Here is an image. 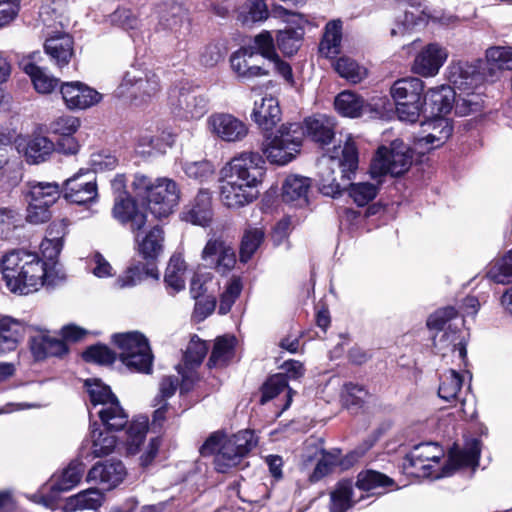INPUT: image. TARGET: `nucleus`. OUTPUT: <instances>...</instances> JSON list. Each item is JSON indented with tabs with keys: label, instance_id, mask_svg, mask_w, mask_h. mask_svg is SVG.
Segmentation results:
<instances>
[{
	"label": "nucleus",
	"instance_id": "f257e3e1",
	"mask_svg": "<svg viewBox=\"0 0 512 512\" xmlns=\"http://www.w3.org/2000/svg\"><path fill=\"white\" fill-rule=\"evenodd\" d=\"M1 272L12 293L27 295L41 286H54L56 282L46 270V263L35 253L12 250L1 260Z\"/></svg>",
	"mask_w": 512,
	"mask_h": 512
},
{
	"label": "nucleus",
	"instance_id": "f03ea898",
	"mask_svg": "<svg viewBox=\"0 0 512 512\" xmlns=\"http://www.w3.org/2000/svg\"><path fill=\"white\" fill-rule=\"evenodd\" d=\"M358 150L354 141L349 138L343 148L341 155H322L317 160V182L320 192L332 198L340 196L345 189L337 182L335 170H341L342 181L351 180L358 168Z\"/></svg>",
	"mask_w": 512,
	"mask_h": 512
},
{
	"label": "nucleus",
	"instance_id": "7ed1b4c3",
	"mask_svg": "<svg viewBox=\"0 0 512 512\" xmlns=\"http://www.w3.org/2000/svg\"><path fill=\"white\" fill-rule=\"evenodd\" d=\"M132 188L135 195L147 203L155 218L168 217L178 205L180 190L177 183L166 177L152 179L144 174H135Z\"/></svg>",
	"mask_w": 512,
	"mask_h": 512
},
{
	"label": "nucleus",
	"instance_id": "20e7f679",
	"mask_svg": "<svg viewBox=\"0 0 512 512\" xmlns=\"http://www.w3.org/2000/svg\"><path fill=\"white\" fill-rule=\"evenodd\" d=\"M303 138L300 123H284L275 132L265 133L261 151L271 164L283 166L299 154Z\"/></svg>",
	"mask_w": 512,
	"mask_h": 512
},
{
	"label": "nucleus",
	"instance_id": "39448f33",
	"mask_svg": "<svg viewBox=\"0 0 512 512\" xmlns=\"http://www.w3.org/2000/svg\"><path fill=\"white\" fill-rule=\"evenodd\" d=\"M424 82L417 77L396 80L390 94L396 105V113L401 121L415 123L424 108Z\"/></svg>",
	"mask_w": 512,
	"mask_h": 512
},
{
	"label": "nucleus",
	"instance_id": "423d86ee",
	"mask_svg": "<svg viewBox=\"0 0 512 512\" xmlns=\"http://www.w3.org/2000/svg\"><path fill=\"white\" fill-rule=\"evenodd\" d=\"M112 341L120 350L122 363L132 372L149 374L153 355L147 338L139 332L114 334Z\"/></svg>",
	"mask_w": 512,
	"mask_h": 512
},
{
	"label": "nucleus",
	"instance_id": "0eeeda50",
	"mask_svg": "<svg viewBox=\"0 0 512 512\" xmlns=\"http://www.w3.org/2000/svg\"><path fill=\"white\" fill-rule=\"evenodd\" d=\"M413 153L403 141L396 139L390 148H378L370 164V175L373 179L386 174L397 177L407 172L412 164Z\"/></svg>",
	"mask_w": 512,
	"mask_h": 512
},
{
	"label": "nucleus",
	"instance_id": "6e6552de",
	"mask_svg": "<svg viewBox=\"0 0 512 512\" xmlns=\"http://www.w3.org/2000/svg\"><path fill=\"white\" fill-rule=\"evenodd\" d=\"M256 444L257 440L251 430H241L225 438L214 457L216 471L227 473L239 465Z\"/></svg>",
	"mask_w": 512,
	"mask_h": 512
},
{
	"label": "nucleus",
	"instance_id": "1a4fd4ad",
	"mask_svg": "<svg viewBox=\"0 0 512 512\" xmlns=\"http://www.w3.org/2000/svg\"><path fill=\"white\" fill-rule=\"evenodd\" d=\"M265 173V161L257 152H242L233 157L221 169L220 175H229L240 181H244L245 185L251 184L257 186Z\"/></svg>",
	"mask_w": 512,
	"mask_h": 512
},
{
	"label": "nucleus",
	"instance_id": "9d476101",
	"mask_svg": "<svg viewBox=\"0 0 512 512\" xmlns=\"http://www.w3.org/2000/svg\"><path fill=\"white\" fill-rule=\"evenodd\" d=\"M160 87V79L155 72L133 68L125 73L119 89L135 101H146L154 97Z\"/></svg>",
	"mask_w": 512,
	"mask_h": 512
},
{
	"label": "nucleus",
	"instance_id": "9b49d317",
	"mask_svg": "<svg viewBox=\"0 0 512 512\" xmlns=\"http://www.w3.org/2000/svg\"><path fill=\"white\" fill-rule=\"evenodd\" d=\"M61 192L70 203L78 205L95 203L98 198V188L94 172L80 169L65 180Z\"/></svg>",
	"mask_w": 512,
	"mask_h": 512
},
{
	"label": "nucleus",
	"instance_id": "f8f14e48",
	"mask_svg": "<svg viewBox=\"0 0 512 512\" xmlns=\"http://www.w3.org/2000/svg\"><path fill=\"white\" fill-rule=\"evenodd\" d=\"M443 457V450L437 443L425 442L413 447L407 454L403 467L408 473L418 477L431 476L433 464H438Z\"/></svg>",
	"mask_w": 512,
	"mask_h": 512
},
{
	"label": "nucleus",
	"instance_id": "ddd939ff",
	"mask_svg": "<svg viewBox=\"0 0 512 512\" xmlns=\"http://www.w3.org/2000/svg\"><path fill=\"white\" fill-rule=\"evenodd\" d=\"M201 259L205 267L214 269L221 275L230 272L236 263L234 249L219 238H211L207 241L202 250Z\"/></svg>",
	"mask_w": 512,
	"mask_h": 512
},
{
	"label": "nucleus",
	"instance_id": "4468645a",
	"mask_svg": "<svg viewBox=\"0 0 512 512\" xmlns=\"http://www.w3.org/2000/svg\"><path fill=\"white\" fill-rule=\"evenodd\" d=\"M231 68L243 81L269 75V68L253 48L241 47L230 57Z\"/></svg>",
	"mask_w": 512,
	"mask_h": 512
},
{
	"label": "nucleus",
	"instance_id": "2eb2a0df",
	"mask_svg": "<svg viewBox=\"0 0 512 512\" xmlns=\"http://www.w3.org/2000/svg\"><path fill=\"white\" fill-rule=\"evenodd\" d=\"M170 96L173 113L185 119H200L209 110V99L196 91H174Z\"/></svg>",
	"mask_w": 512,
	"mask_h": 512
},
{
	"label": "nucleus",
	"instance_id": "dca6fc26",
	"mask_svg": "<svg viewBox=\"0 0 512 512\" xmlns=\"http://www.w3.org/2000/svg\"><path fill=\"white\" fill-rule=\"evenodd\" d=\"M207 125L213 135L226 142L241 141L248 134L247 125L227 113L212 114L207 120Z\"/></svg>",
	"mask_w": 512,
	"mask_h": 512
},
{
	"label": "nucleus",
	"instance_id": "f3484780",
	"mask_svg": "<svg viewBox=\"0 0 512 512\" xmlns=\"http://www.w3.org/2000/svg\"><path fill=\"white\" fill-rule=\"evenodd\" d=\"M255 186L245 185L244 181L229 175H221L220 198L222 203L229 208H240L253 202L256 198Z\"/></svg>",
	"mask_w": 512,
	"mask_h": 512
},
{
	"label": "nucleus",
	"instance_id": "a211bd4d",
	"mask_svg": "<svg viewBox=\"0 0 512 512\" xmlns=\"http://www.w3.org/2000/svg\"><path fill=\"white\" fill-rule=\"evenodd\" d=\"M84 471L85 465L81 460H72L61 476L50 483V492L42 495L40 502L47 507L52 506L60 492L68 491L80 482Z\"/></svg>",
	"mask_w": 512,
	"mask_h": 512
},
{
	"label": "nucleus",
	"instance_id": "6ab92c4d",
	"mask_svg": "<svg viewBox=\"0 0 512 512\" xmlns=\"http://www.w3.org/2000/svg\"><path fill=\"white\" fill-rule=\"evenodd\" d=\"M60 92L69 109H86L100 102L102 98L99 92L80 81L63 83Z\"/></svg>",
	"mask_w": 512,
	"mask_h": 512
},
{
	"label": "nucleus",
	"instance_id": "aec40b11",
	"mask_svg": "<svg viewBox=\"0 0 512 512\" xmlns=\"http://www.w3.org/2000/svg\"><path fill=\"white\" fill-rule=\"evenodd\" d=\"M448 79L457 92L480 90L484 77L476 65L459 61L449 66Z\"/></svg>",
	"mask_w": 512,
	"mask_h": 512
},
{
	"label": "nucleus",
	"instance_id": "412c9836",
	"mask_svg": "<svg viewBox=\"0 0 512 512\" xmlns=\"http://www.w3.org/2000/svg\"><path fill=\"white\" fill-rule=\"evenodd\" d=\"M126 470L121 461L96 463L87 474V481L94 482L110 490L118 486L124 479Z\"/></svg>",
	"mask_w": 512,
	"mask_h": 512
},
{
	"label": "nucleus",
	"instance_id": "4be33fe9",
	"mask_svg": "<svg viewBox=\"0 0 512 512\" xmlns=\"http://www.w3.org/2000/svg\"><path fill=\"white\" fill-rule=\"evenodd\" d=\"M227 5H233L236 19L243 26H253L262 23L269 17L265 0H227Z\"/></svg>",
	"mask_w": 512,
	"mask_h": 512
},
{
	"label": "nucleus",
	"instance_id": "5701e85b",
	"mask_svg": "<svg viewBox=\"0 0 512 512\" xmlns=\"http://www.w3.org/2000/svg\"><path fill=\"white\" fill-rule=\"evenodd\" d=\"M448 57L445 48L437 43L428 44L415 58L413 71L424 77L438 73Z\"/></svg>",
	"mask_w": 512,
	"mask_h": 512
},
{
	"label": "nucleus",
	"instance_id": "b1692460",
	"mask_svg": "<svg viewBox=\"0 0 512 512\" xmlns=\"http://www.w3.org/2000/svg\"><path fill=\"white\" fill-rule=\"evenodd\" d=\"M311 179L301 175H289L282 184V201L296 208L309 204Z\"/></svg>",
	"mask_w": 512,
	"mask_h": 512
},
{
	"label": "nucleus",
	"instance_id": "393cba45",
	"mask_svg": "<svg viewBox=\"0 0 512 512\" xmlns=\"http://www.w3.org/2000/svg\"><path fill=\"white\" fill-rule=\"evenodd\" d=\"M112 214L121 224L129 225L134 233L140 231L147 221L146 214L138 209L135 200L130 196L115 197Z\"/></svg>",
	"mask_w": 512,
	"mask_h": 512
},
{
	"label": "nucleus",
	"instance_id": "a878e982",
	"mask_svg": "<svg viewBox=\"0 0 512 512\" xmlns=\"http://www.w3.org/2000/svg\"><path fill=\"white\" fill-rule=\"evenodd\" d=\"M281 115L282 112L277 98L265 96L254 102L251 119L261 130L268 132L280 122Z\"/></svg>",
	"mask_w": 512,
	"mask_h": 512
},
{
	"label": "nucleus",
	"instance_id": "bb28decb",
	"mask_svg": "<svg viewBox=\"0 0 512 512\" xmlns=\"http://www.w3.org/2000/svg\"><path fill=\"white\" fill-rule=\"evenodd\" d=\"M182 220L199 225L208 226L212 221V196L208 190H200L193 202L186 206L181 213Z\"/></svg>",
	"mask_w": 512,
	"mask_h": 512
},
{
	"label": "nucleus",
	"instance_id": "cd10ccee",
	"mask_svg": "<svg viewBox=\"0 0 512 512\" xmlns=\"http://www.w3.org/2000/svg\"><path fill=\"white\" fill-rule=\"evenodd\" d=\"M457 92L447 85L431 88L425 94L423 101L426 109L430 108V113L434 117H441L448 114L455 104Z\"/></svg>",
	"mask_w": 512,
	"mask_h": 512
},
{
	"label": "nucleus",
	"instance_id": "c85d7f7f",
	"mask_svg": "<svg viewBox=\"0 0 512 512\" xmlns=\"http://www.w3.org/2000/svg\"><path fill=\"white\" fill-rule=\"evenodd\" d=\"M44 49L61 69L69 63L73 55V39L69 34L57 33L46 39Z\"/></svg>",
	"mask_w": 512,
	"mask_h": 512
},
{
	"label": "nucleus",
	"instance_id": "c756f323",
	"mask_svg": "<svg viewBox=\"0 0 512 512\" xmlns=\"http://www.w3.org/2000/svg\"><path fill=\"white\" fill-rule=\"evenodd\" d=\"M31 352L37 360L47 357H61L68 352L64 340L50 336L48 333H40L30 340Z\"/></svg>",
	"mask_w": 512,
	"mask_h": 512
},
{
	"label": "nucleus",
	"instance_id": "7c9ffc66",
	"mask_svg": "<svg viewBox=\"0 0 512 512\" xmlns=\"http://www.w3.org/2000/svg\"><path fill=\"white\" fill-rule=\"evenodd\" d=\"M159 279V273L152 261H137L132 263L117 279L115 285L118 288H131L141 283L144 278Z\"/></svg>",
	"mask_w": 512,
	"mask_h": 512
},
{
	"label": "nucleus",
	"instance_id": "2f4dec72",
	"mask_svg": "<svg viewBox=\"0 0 512 512\" xmlns=\"http://www.w3.org/2000/svg\"><path fill=\"white\" fill-rule=\"evenodd\" d=\"M480 458V441L472 439L463 450L451 451L449 455V464L443 468V475H451L453 471L462 467L478 466Z\"/></svg>",
	"mask_w": 512,
	"mask_h": 512
},
{
	"label": "nucleus",
	"instance_id": "473e14b6",
	"mask_svg": "<svg viewBox=\"0 0 512 512\" xmlns=\"http://www.w3.org/2000/svg\"><path fill=\"white\" fill-rule=\"evenodd\" d=\"M95 414L99 417L105 430L109 432L121 431L129 422V416L119 400L103 403V407L97 409Z\"/></svg>",
	"mask_w": 512,
	"mask_h": 512
},
{
	"label": "nucleus",
	"instance_id": "72a5a7b5",
	"mask_svg": "<svg viewBox=\"0 0 512 512\" xmlns=\"http://www.w3.org/2000/svg\"><path fill=\"white\" fill-rule=\"evenodd\" d=\"M301 126L304 136L307 135L320 144H329L334 137V121L325 115L307 117Z\"/></svg>",
	"mask_w": 512,
	"mask_h": 512
},
{
	"label": "nucleus",
	"instance_id": "f704fd0d",
	"mask_svg": "<svg viewBox=\"0 0 512 512\" xmlns=\"http://www.w3.org/2000/svg\"><path fill=\"white\" fill-rule=\"evenodd\" d=\"M428 126L432 127V131L416 140V146L419 148L430 150L440 147L450 138L453 132L451 123L443 117H435L428 123Z\"/></svg>",
	"mask_w": 512,
	"mask_h": 512
},
{
	"label": "nucleus",
	"instance_id": "c9c22d12",
	"mask_svg": "<svg viewBox=\"0 0 512 512\" xmlns=\"http://www.w3.org/2000/svg\"><path fill=\"white\" fill-rule=\"evenodd\" d=\"M433 346L437 354L446 356L448 352L458 351L459 358L467 356L466 343L456 330L438 331L433 337Z\"/></svg>",
	"mask_w": 512,
	"mask_h": 512
},
{
	"label": "nucleus",
	"instance_id": "e433bc0d",
	"mask_svg": "<svg viewBox=\"0 0 512 512\" xmlns=\"http://www.w3.org/2000/svg\"><path fill=\"white\" fill-rule=\"evenodd\" d=\"M29 164H40L48 160L56 150L54 143L45 136L36 135L29 138L21 148Z\"/></svg>",
	"mask_w": 512,
	"mask_h": 512
},
{
	"label": "nucleus",
	"instance_id": "4c0bfd02",
	"mask_svg": "<svg viewBox=\"0 0 512 512\" xmlns=\"http://www.w3.org/2000/svg\"><path fill=\"white\" fill-rule=\"evenodd\" d=\"M23 71L30 77L35 90L41 94L51 93L59 83V79L50 75L48 71L30 60L20 63Z\"/></svg>",
	"mask_w": 512,
	"mask_h": 512
},
{
	"label": "nucleus",
	"instance_id": "58836bf2",
	"mask_svg": "<svg viewBox=\"0 0 512 512\" xmlns=\"http://www.w3.org/2000/svg\"><path fill=\"white\" fill-rule=\"evenodd\" d=\"M24 334V326L11 317L0 319V353L14 351Z\"/></svg>",
	"mask_w": 512,
	"mask_h": 512
},
{
	"label": "nucleus",
	"instance_id": "ea45409f",
	"mask_svg": "<svg viewBox=\"0 0 512 512\" xmlns=\"http://www.w3.org/2000/svg\"><path fill=\"white\" fill-rule=\"evenodd\" d=\"M26 193L28 203L52 206L60 196L61 189L56 182H29Z\"/></svg>",
	"mask_w": 512,
	"mask_h": 512
},
{
	"label": "nucleus",
	"instance_id": "a19ab883",
	"mask_svg": "<svg viewBox=\"0 0 512 512\" xmlns=\"http://www.w3.org/2000/svg\"><path fill=\"white\" fill-rule=\"evenodd\" d=\"M160 27L170 31L177 41L184 39L190 32V22L180 6H173L170 13L161 16Z\"/></svg>",
	"mask_w": 512,
	"mask_h": 512
},
{
	"label": "nucleus",
	"instance_id": "79ce46f5",
	"mask_svg": "<svg viewBox=\"0 0 512 512\" xmlns=\"http://www.w3.org/2000/svg\"><path fill=\"white\" fill-rule=\"evenodd\" d=\"M334 105L339 114L350 118L360 117L368 111V104L365 100L351 91L339 93L335 98Z\"/></svg>",
	"mask_w": 512,
	"mask_h": 512
},
{
	"label": "nucleus",
	"instance_id": "37998d69",
	"mask_svg": "<svg viewBox=\"0 0 512 512\" xmlns=\"http://www.w3.org/2000/svg\"><path fill=\"white\" fill-rule=\"evenodd\" d=\"M102 501L103 494L96 488H90L67 498L62 509L64 512L96 510L101 506Z\"/></svg>",
	"mask_w": 512,
	"mask_h": 512
},
{
	"label": "nucleus",
	"instance_id": "c03bdc74",
	"mask_svg": "<svg viewBox=\"0 0 512 512\" xmlns=\"http://www.w3.org/2000/svg\"><path fill=\"white\" fill-rule=\"evenodd\" d=\"M91 453L94 458H100L113 452L116 446V437L112 432L103 431L96 422L90 425Z\"/></svg>",
	"mask_w": 512,
	"mask_h": 512
},
{
	"label": "nucleus",
	"instance_id": "a18cd8bd",
	"mask_svg": "<svg viewBox=\"0 0 512 512\" xmlns=\"http://www.w3.org/2000/svg\"><path fill=\"white\" fill-rule=\"evenodd\" d=\"M84 385L87 388V393L92 406L89 410L90 417L93 415V410L96 412L97 409L103 407V403H110L114 400H118L110 387L104 384L100 379H87L85 380Z\"/></svg>",
	"mask_w": 512,
	"mask_h": 512
},
{
	"label": "nucleus",
	"instance_id": "49530a36",
	"mask_svg": "<svg viewBox=\"0 0 512 512\" xmlns=\"http://www.w3.org/2000/svg\"><path fill=\"white\" fill-rule=\"evenodd\" d=\"M342 23L340 20H333L326 24L323 38L319 45V51L325 57H333L340 52L342 39Z\"/></svg>",
	"mask_w": 512,
	"mask_h": 512
},
{
	"label": "nucleus",
	"instance_id": "de8ad7c7",
	"mask_svg": "<svg viewBox=\"0 0 512 512\" xmlns=\"http://www.w3.org/2000/svg\"><path fill=\"white\" fill-rule=\"evenodd\" d=\"M235 337L221 336L215 340L214 347L208 360V366L223 367L233 358Z\"/></svg>",
	"mask_w": 512,
	"mask_h": 512
},
{
	"label": "nucleus",
	"instance_id": "09e8293b",
	"mask_svg": "<svg viewBox=\"0 0 512 512\" xmlns=\"http://www.w3.org/2000/svg\"><path fill=\"white\" fill-rule=\"evenodd\" d=\"M148 429L149 423L146 416H139L131 421L126 432L127 437L125 441L128 454L134 455L139 452Z\"/></svg>",
	"mask_w": 512,
	"mask_h": 512
},
{
	"label": "nucleus",
	"instance_id": "8fccbe9b",
	"mask_svg": "<svg viewBox=\"0 0 512 512\" xmlns=\"http://www.w3.org/2000/svg\"><path fill=\"white\" fill-rule=\"evenodd\" d=\"M484 105V99L480 91H459L455 100V112L459 116H466L480 112Z\"/></svg>",
	"mask_w": 512,
	"mask_h": 512
},
{
	"label": "nucleus",
	"instance_id": "3c124183",
	"mask_svg": "<svg viewBox=\"0 0 512 512\" xmlns=\"http://www.w3.org/2000/svg\"><path fill=\"white\" fill-rule=\"evenodd\" d=\"M163 240L162 228L160 226H154L141 241L137 239L139 243V253L147 261L154 260L162 251Z\"/></svg>",
	"mask_w": 512,
	"mask_h": 512
},
{
	"label": "nucleus",
	"instance_id": "603ef678",
	"mask_svg": "<svg viewBox=\"0 0 512 512\" xmlns=\"http://www.w3.org/2000/svg\"><path fill=\"white\" fill-rule=\"evenodd\" d=\"M186 270L185 261L180 256H172L166 268L164 282L173 294L185 288L184 273Z\"/></svg>",
	"mask_w": 512,
	"mask_h": 512
},
{
	"label": "nucleus",
	"instance_id": "864d4df0",
	"mask_svg": "<svg viewBox=\"0 0 512 512\" xmlns=\"http://www.w3.org/2000/svg\"><path fill=\"white\" fill-rule=\"evenodd\" d=\"M265 233L261 228L249 227L242 236L239 258L243 263L248 262L264 241Z\"/></svg>",
	"mask_w": 512,
	"mask_h": 512
},
{
	"label": "nucleus",
	"instance_id": "5fc2aeb1",
	"mask_svg": "<svg viewBox=\"0 0 512 512\" xmlns=\"http://www.w3.org/2000/svg\"><path fill=\"white\" fill-rule=\"evenodd\" d=\"M335 71L347 81L357 84L361 82L367 75L365 67L360 66L355 60L342 56L334 63Z\"/></svg>",
	"mask_w": 512,
	"mask_h": 512
},
{
	"label": "nucleus",
	"instance_id": "6e6d98bb",
	"mask_svg": "<svg viewBox=\"0 0 512 512\" xmlns=\"http://www.w3.org/2000/svg\"><path fill=\"white\" fill-rule=\"evenodd\" d=\"M353 486L349 480H342L331 492L330 512H345L352 506Z\"/></svg>",
	"mask_w": 512,
	"mask_h": 512
},
{
	"label": "nucleus",
	"instance_id": "4d7b16f0",
	"mask_svg": "<svg viewBox=\"0 0 512 512\" xmlns=\"http://www.w3.org/2000/svg\"><path fill=\"white\" fill-rule=\"evenodd\" d=\"M394 484L392 478L374 470L363 471L358 474L356 486L363 491L389 487Z\"/></svg>",
	"mask_w": 512,
	"mask_h": 512
},
{
	"label": "nucleus",
	"instance_id": "13d9d810",
	"mask_svg": "<svg viewBox=\"0 0 512 512\" xmlns=\"http://www.w3.org/2000/svg\"><path fill=\"white\" fill-rule=\"evenodd\" d=\"M303 33L301 27L279 31L276 39L278 48L286 55L295 54L301 45Z\"/></svg>",
	"mask_w": 512,
	"mask_h": 512
},
{
	"label": "nucleus",
	"instance_id": "bf43d9fd",
	"mask_svg": "<svg viewBox=\"0 0 512 512\" xmlns=\"http://www.w3.org/2000/svg\"><path fill=\"white\" fill-rule=\"evenodd\" d=\"M462 384V376L455 370H449L441 378V383L438 388L439 397L446 401L456 399Z\"/></svg>",
	"mask_w": 512,
	"mask_h": 512
},
{
	"label": "nucleus",
	"instance_id": "052dcab7",
	"mask_svg": "<svg viewBox=\"0 0 512 512\" xmlns=\"http://www.w3.org/2000/svg\"><path fill=\"white\" fill-rule=\"evenodd\" d=\"M208 352V345L205 341L194 335L184 353L185 366L188 369H193L199 366Z\"/></svg>",
	"mask_w": 512,
	"mask_h": 512
},
{
	"label": "nucleus",
	"instance_id": "680f3d73",
	"mask_svg": "<svg viewBox=\"0 0 512 512\" xmlns=\"http://www.w3.org/2000/svg\"><path fill=\"white\" fill-rule=\"evenodd\" d=\"M487 276L498 284L512 282V249L491 267Z\"/></svg>",
	"mask_w": 512,
	"mask_h": 512
},
{
	"label": "nucleus",
	"instance_id": "e2e57ef3",
	"mask_svg": "<svg viewBox=\"0 0 512 512\" xmlns=\"http://www.w3.org/2000/svg\"><path fill=\"white\" fill-rule=\"evenodd\" d=\"M288 387V381L283 373L272 375L261 388L260 403L265 404L275 398Z\"/></svg>",
	"mask_w": 512,
	"mask_h": 512
},
{
	"label": "nucleus",
	"instance_id": "0e129e2a",
	"mask_svg": "<svg viewBox=\"0 0 512 512\" xmlns=\"http://www.w3.org/2000/svg\"><path fill=\"white\" fill-rule=\"evenodd\" d=\"M376 185L368 182L349 184V195L358 206H365L377 195Z\"/></svg>",
	"mask_w": 512,
	"mask_h": 512
},
{
	"label": "nucleus",
	"instance_id": "69168bd1",
	"mask_svg": "<svg viewBox=\"0 0 512 512\" xmlns=\"http://www.w3.org/2000/svg\"><path fill=\"white\" fill-rule=\"evenodd\" d=\"M246 48H253L257 52L260 59L269 60L276 56L274 40L269 31H262L254 37L252 45L245 46Z\"/></svg>",
	"mask_w": 512,
	"mask_h": 512
},
{
	"label": "nucleus",
	"instance_id": "338daca9",
	"mask_svg": "<svg viewBox=\"0 0 512 512\" xmlns=\"http://www.w3.org/2000/svg\"><path fill=\"white\" fill-rule=\"evenodd\" d=\"M82 356L86 362L97 364H112L115 361V353L102 344L90 346Z\"/></svg>",
	"mask_w": 512,
	"mask_h": 512
},
{
	"label": "nucleus",
	"instance_id": "774afa93",
	"mask_svg": "<svg viewBox=\"0 0 512 512\" xmlns=\"http://www.w3.org/2000/svg\"><path fill=\"white\" fill-rule=\"evenodd\" d=\"M487 60L500 69L512 70V47L496 46L486 51Z\"/></svg>",
	"mask_w": 512,
	"mask_h": 512
}]
</instances>
